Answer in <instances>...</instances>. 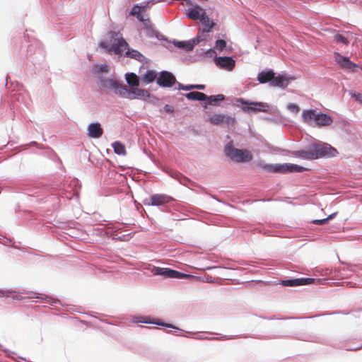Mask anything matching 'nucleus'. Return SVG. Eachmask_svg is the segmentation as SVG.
<instances>
[{
    "mask_svg": "<svg viewBox=\"0 0 362 362\" xmlns=\"http://www.w3.org/2000/svg\"><path fill=\"white\" fill-rule=\"evenodd\" d=\"M126 81L129 86H138L139 85V79L134 73L126 74Z\"/></svg>",
    "mask_w": 362,
    "mask_h": 362,
    "instance_id": "24",
    "label": "nucleus"
},
{
    "mask_svg": "<svg viewBox=\"0 0 362 362\" xmlns=\"http://www.w3.org/2000/svg\"><path fill=\"white\" fill-rule=\"evenodd\" d=\"M99 71L100 72H107L108 71V67L106 64H103L98 67Z\"/></svg>",
    "mask_w": 362,
    "mask_h": 362,
    "instance_id": "39",
    "label": "nucleus"
},
{
    "mask_svg": "<svg viewBox=\"0 0 362 362\" xmlns=\"http://www.w3.org/2000/svg\"><path fill=\"white\" fill-rule=\"evenodd\" d=\"M100 84L104 88L114 90L115 93L120 96L127 93L126 86L114 78L101 79Z\"/></svg>",
    "mask_w": 362,
    "mask_h": 362,
    "instance_id": "3",
    "label": "nucleus"
},
{
    "mask_svg": "<svg viewBox=\"0 0 362 362\" xmlns=\"http://www.w3.org/2000/svg\"><path fill=\"white\" fill-rule=\"evenodd\" d=\"M335 215H336V213L330 214L327 218H326V219H327V221H328L329 220L332 219Z\"/></svg>",
    "mask_w": 362,
    "mask_h": 362,
    "instance_id": "45",
    "label": "nucleus"
},
{
    "mask_svg": "<svg viewBox=\"0 0 362 362\" xmlns=\"http://www.w3.org/2000/svg\"><path fill=\"white\" fill-rule=\"evenodd\" d=\"M185 96L188 100L199 101L206 100L207 98V95L206 94L197 91L188 93L185 95Z\"/></svg>",
    "mask_w": 362,
    "mask_h": 362,
    "instance_id": "21",
    "label": "nucleus"
},
{
    "mask_svg": "<svg viewBox=\"0 0 362 362\" xmlns=\"http://www.w3.org/2000/svg\"><path fill=\"white\" fill-rule=\"evenodd\" d=\"M281 168L283 171L289 172H303L305 170V168L295 164L286 165L285 166H282Z\"/></svg>",
    "mask_w": 362,
    "mask_h": 362,
    "instance_id": "28",
    "label": "nucleus"
},
{
    "mask_svg": "<svg viewBox=\"0 0 362 362\" xmlns=\"http://www.w3.org/2000/svg\"><path fill=\"white\" fill-rule=\"evenodd\" d=\"M224 151L227 156L238 163L249 162L253 158L250 151L235 148L231 142L226 146Z\"/></svg>",
    "mask_w": 362,
    "mask_h": 362,
    "instance_id": "2",
    "label": "nucleus"
},
{
    "mask_svg": "<svg viewBox=\"0 0 362 362\" xmlns=\"http://www.w3.org/2000/svg\"><path fill=\"white\" fill-rule=\"evenodd\" d=\"M164 110L166 112L172 113L174 112V110L173 109V107L171 106H170L169 105H165L164 107Z\"/></svg>",
    "mask_w": 362,
    "mask_h": 362,
    "instance_id": "40",
    "label": "nucleus"
},
{
    "mask_svg": "<svg viewBox=\"0 0 362 362\" xmlns=\"http://www.w3.org/2000/svg\"><path fill=\"white\" fill-rule=\"evenodd\" d=\"M203 13L206 12L202 7L195 6L189 10L187 16L194 21L200 20Z\"/></svg>",
    "mask_w": 362,
    "mask_h": 362,
    "instance_id": "18",
    "label": "nucleus"
},
{
    "mask_svg": "<svg viewBox=\"0 0 362 362\" xmlns=\"http://www.w3.org/2000/svg\"><path fill=\"white\" fill-rule=\"evenodd\" d=\"M239 101L242 103V104H247V105H254V106H259V107H264L265 105L263 103H249L247 101H245L243 99H240Z\"/></svg>",
    "mask_w": 362,
    "mask_h": 362,
    "instance_id": "32",
    "label": "nucleus"
},
{
    "mask_svg": "<svg viewBox=\"0 0 362 362\" xmlns=\"http://www.w3.org/2000/svg\"><path fill=\"white\" fill-rule=\"evenodd\" d=\"M334 59L337 64L343 69L355 72L358 67V65L351 62L349 58L342 56L339 53H335Z\"/></svg>",
    "mask_w": 362,
    "mask_h": 362,
    "instance_id": "7",
    "label": "nucleus"
},
{
    "mask_svg": "<svg viewBox=\"0 0 362 362\" xmlns=\"http://www.w3.org/2000/svg\"><path fill=\"white\" fill-rule=\"evenodd\" d=\"M88 136L90 138H100L103 134V129L98 122L91 123L88 126Z\"/></svg>",
    "mask_w": 362,
    "mask_h": 362,
    "instance_id": "13",
    "label": "nucleus"
},
{
    "mask_svg": "<svg viewBox=\"0 0 362 362\" xmlns=\"http://www.w3.org/2000/svg\"><path fill=\"white\" fill-rule=\"evenodd\" d=\"M206 100H208L209 105L216 106L218 105V102L225 100V96L223 94L211 95V96H207Z\"/></svg>",
    "mask_w": 362,
    "mask_h": 362,
    "instance_id": "27",
    "label": "nucleus"
},
{
    "mask_svg": "<svg viewBox=\"0 0 362 362\" xmlns=\"http://www.w3.org/2000/svg\"><path fill=\"white\" fill-rule=\"evenodd\" d=\"M242 110L243 111L245 112H247L249 111H254V112H258V111H261V109L260 108H257L255 107H253V106H244L242 107Z\"/></svg>",
    "mask_w": 362,
    "mask_h": 362,
    "instance_id": "34",
    "label": "nucleus"
},
{
    "mask_svg": "<svg viewBox=\"0 0 362 362\" xmlns=\"http://www.w3.org/2000/svg\"><path fill=\"white\" fill-rule=\"evenodd\" d=\"M351 97L355 98L356 100L362 103V93H351Z\"/></svg>",
    "mask_w": 362,
    "mask_h": 362,
    "instance_id": "36",
    "label": "nucleus"
},
{
    "mask_svg": "<svg viewBox=\"0 0 362 362\" xmlns=\"http://www.w3.org/2000/svg\"><path fill=\"white\" fill-rule=\"evenodd\" d=\"M209 122L214 125H223L230 127H234L235 119L224 114H214L209 118Z\"/></svg>",
    "mask_w": 362,
    "mask_h": 362,
    "instance_id": "5",
    "label": "nucleus"
},
{
    "mask_svg": "<svg viewBox=\"0 0 362 362\" xmlns=\"http://www.w3.org/2000/svg\"><path fill=\"white\" fill-rule=\"evenodd\" d=\"M137 18L141 21L146 30L149 32L154 33L153 25L148 18H145L142 14H139Z\"/></svg>",
    "mask_w": 362,
    "mask_h": 362,
    "instance_id": "23",
    "label": "nucleus"
},
{
    "mask_svg": "<svg viewBox=\"0 0 362 362\" xmlns=\"http://www.w3.org/2000/svg\"><path fill=\"white\" fill-rule=\"evenodd\" d=\"M112 148L115 153L118 155H126V148L124 144L119 141H115L112 144Z\"/></svg>",
    "mask_w": 362,
    "mask_h": 362,
    "instance_id": "26",
    "label": "nucleus"
},
{
    "mask_svg": "<svg viewBox=\"0 0 362 362\" xmlns=\"http://www.w3.org/2000/svg\"><path fill=\"white\" fill-rule=\"evenodd\" d=\"M175 83V77L166 71H162L157 78V83L161 87H172Z\"/></svg>",
    "mask_w": 362,
    "mask_h": 362,
    "instance_id": "8",
    "label": "nucleus"
},
{
    "mask_svg": "<svg viewBox=\"0 0 362 362\" xmlns=\"http://www.w3.org/2000/svg\"><path fill=\"white\" fill-rule=\"evenodd\" d=\"M206 281L209 283H213L214 281V278L209 275L206 276Z\"/></svg>",
    "mask_w": 362,
    "mask_h": 362,
    "instance_id": "44",
    "label": "nucleus"
},
{
    "mask_svg": "<svg viewBox=\"0 0 362 362\" xmlns=\"http://www.w3.org/2000/svg\"><path fill=\"white\" fill-rule=\"evenodd\" d=\"M127 93H124L122 97L134 100L136 98L146 99L149 98L150 94L147 90L138 88H128L126 86Z\"/></svg>",
    "mask_w": 362,
    "mask_h": 362,
    "instance_id": "6",
    "label": "nucleus"
},
{
    "mask_svg": "<svg viewBox=\"0 0 362 362\" xmlns=\"http://www.w3.org/2000/svg\"><path fill=\"white\" fill-rule=\"evenodd\" d=\"M332 122V118L330 116L326 114L317 112L316 122L315 124L318 127L329 126Z\"/></svg>",
    "mask_w": 362,
    "mask_h": 362,
    "instance_id": "17",
    "label": "nucleus"
},
{
    "mask_svg": "<svg viewBox=\"0 0 362 362\" xmlns=\"http://www.w3.org/2000/svg\"><path fill=\"white\" fill-rule=\"evenodd\" d=\"M194 89L204 90L205 89V85H203V84H196V85H194Z\"/></svg>",
    "mask_w": 362,
    "mask_h": 362,
    "instance_id": "41",
    "label": "nucleus"
},
{
    "mask_svg": "<svg viewBox=\"0 0 362 362\" xmlns=\"http://www.w3.org/2000/svg\"><path fill=\"white\" fill-rule=\"evenodd\" d=\"M157 78L156 73L154 71H148L141 76V81L145 83H150Z\"/></svg>",
    "mask_w": 362,
    "mask_h": 362,
    "instance_id": "25",
    "label": "nucleus"
},
{
    "mask_svg": "<svg viewBox=\"0 0 362 362\" xmlns=\"http://www.w3.org/2000/svg\"><path fill=\"white\" fill-rule=\"evenodd\" d=\"M156 274L163 276L165 277L174 279H183L188 278L190 276V275L189 274H185L180 272L168 268H157Z\"/></svg>",
    "mask_w": 362,
    "mask_h": 362,
    "instance_id": "9",
    "label": "nucleus"
},
{
    "mask_svg": "<svg viewBox=\"0 0 362 362\" xmlns=\"http://www.w3.org/2000/svg\"><path fill=\"white\" fill-rule=\"evenodd\" d=\"M140 14V7L139 6H134L130 12V15L132 16H137Z\"/></svg>",
    "mask_w": 362,
    "mask_h": 362,
    "instance_id": "35",
    "label": "nucleus"
},
{
    "mask_svg": "<svg viewBox=\"0 0 362 362\" xmlns=\"http://www.w3.org/2000/svg\"><path fill=\"white\" fill-rule=\"evenodd\" d=\"M294 77H287L283 75H279L276 77H274L271 85L272 86H277L281 88H285L288 85L289 82L294 80Z\"/></svg>",
    "mask_w": 362,
    "mask_h": 362,
    "instance_id": "14",
    "label": "nucleus"
},
{
    "mask_svg": "<svg viewBox=\"0 0 362 362\" xmlns=\"http://www.w3.org/2000/svg\"><path fill=\"white\" fill-rule=\"evenodd\" d=\"M202 40H203V38H201V37L198 35L195 39L191 41H180L176 42L175 45L179 48L185 49L186 51H191L193 49L194 45Z\"/></svg>",
    "mask_w": 362,
    "mask_h": 362,
    "instance_id": "15",
    "label": "nucleus"
},
{
    "mask_svg": "<svg viewBox=\"0 0 362 362\" xmlns=\"http://www.w3.org/2000/svg\"><path fill=\"white\" fill-rule=\"evenodd\" d=\"M110 35L114 39L113 43L110 45L107 41H102L99 43L100 47L109 53L114 52L116 54H121L128 49V44L123 37H116L117 33L115 32H110Z\"/></svg>",
    "mask_w": 362,
    "mask_h": 362,
    "instance_id": "1",
    "label": "nucleus"
},
{
    "mask_svg": "<svg viewBox=\"0 0 362 362\" xmlns=\"http://www.w3.org/2000/svg\"><path fill=\"white\" fill-rule=\"evenodd\" d=\"M171 198L165 194H154L150 198L149 202H144L146 205L162 206L170 202Z\"/></svg>",
    "mask_w": 362,
    "mask_h": 362,
    "instance_id": "10",
    "label": "nucleus"
},
{
    "mask_svg": "<svg viewBox=\"0 0 362 362\" xmlns=\"http://www.w3.org/2000/svg\"><path fill=\"white\" fill-rule=\"evenodd\" d=\"M313 223L314 224H317V225H323V224H325L327 223V219L326 218H323V219H317V220H314L313 221Z\"/></svg>",
    "mask_w": 362,
    "mask_h": 362,
    "instance_id": "37",
    "label": "nucleus"
},
{
    "mask_svg": "<svg viewBox=\"0 0 362 362\" xmlns=\"http://www.w3.org/2000/svg\"><path fill=\"white\" fill-rule=\"evenodd\" d=\"M226 46V42L223 40H218L216 42L215 47L217 49L222 51Z\"/></svg>",
    "mask_w": 362,
    "mask_h": 362,
    "instance_id": "31",
    "label": "nucleus"
},
{
    "mask_svg": "<svg viewBox=\"0 0 362 362\" xmlns=\"http://www.w3.org/2000/svg\"><path fill=\"white\" fill-rule=\"evenodd\" d=\"M296 155L298 157H300L302 158L307 159V160L316 159V156H314L311 146L308 150H301V151H296Z\"/></svg>",
    "mask_w": 362,
    "mask_h": 362,
    "instance_id": "22",
    "label": "nucleus"
},
{
    "mask_svg": "<svg viewBox=\"0 0 362 362\" xmlns=\"http://www.w3.org/2000/svg\"><path fill=\"white\" fill-rule=\"evenodd\" d=\"M317 115V112L315 110H304L302 114L303 122L310 125L315 124Z\"/></svg>",
    "mask_w": 362,
    "mask_h": 362,
    "instance_id": "16",
    "label": "nucleus"
},
{
    "mask_svg": "<svg viewBox=\"0 0 362 362\" xmlns=\"http://www.w3.org/2000/svg\"><path fill=\"white\" fill-rule=\"evenodd\" d=\"M288 109L295 113H298L300 111V107L298 105L294 103H290L288 105Z\"/></svg>",
    "mask_w": 362,
    "mask_h": 362,
    "instance_id": "33",
    "label": "nucleus"
},
{
    "mask_svg": "<svg viewBox=\"0 0 362 362\" xmlns=\"http://www.w3.org/2000/svg\"><path fill=\"white\" fill-rule=\"evenodd\" d=\"M194 89V85H187L183 87L184 90H189Z\"/></svg>",
    "mask_w": 362,
    "mask_h": 362,
    "instance_id": "43",
    "label": "nucleus"
},
{
    "mask_svg": "<svg viewBox=\"0 0 362 362\" xmlns=\"http://www.w3.org/2000/svg\"><path fill=\"white\" fill-rule=\"evenodd\" d=\"M314 156L316 159L323 156H334L336 149L327 144H317L311 146Z\"/></svg>",
    "mask_w": 362,
    "mask_h": 362,
    "instance_id": "4",
    "label": "nucleus"
},
{
    "mask_svg": "<svg viewBox=\"0 0 362 362\" xmlns=\"http://www.w3.org/2000/svg\"><path fill=\"white\" fill-rule=\"evenodd\" d=\"M274 72L272 70L268 71H262L259 74L257 79L260 83H266L273 81L274 77Z\"/></svg>",
    "mask_w": 362,
    "mask_h": 362,
    "instance_id": "19",
    "label": "nucleus"
},
{
    "mask_svg": "<svg viewBox=\"0 0 362 362\" xmlns=\"http://www.w3.org/2000/svg\"><path fill=\"white\" fill-rule=\"evenodd\" d=\"M315 279L312 278H300L295 279H288L282 281V284L285 286H298L301 285L310 284Z\"/></svg>",
    "mask_w": 362,
    "mask_h": 362,
    "instance_id": "12",
    "label": "nucleus"
},
{
    "mask_svg": "<svg viewBox=\"0 0 362 362\" xmlns=\"http://www.w3.org/2000/svg\"><path fill=\"white\" fill-rule=\"evenodd\" d=\"M127 50V51L126 52V54L129 57L136 59L137 60H141V59L143 57V55L137 50L132 49L130 51L129 49Z\"/></svg>",
    "mask_w": 362,
    "mask_h": 362,
    "instance_id": "29",
    "label": "nucleus"
},
{
    "mask_svg": "<svg viewBox=\"0 0 362 362\" xmlns=\"http://www.w3.org/2000/svg\"><path fill=\"white\" fill-rule=\"evenodd\" d=\"M199 21L205 26V28L203 29L204 33L210 32L215 25V23L210 20L206 13H202V17Z\"/></svg>",
    "mask_w": 362,
    "mask_h": 362,
    "instance_id": "20",
    "label": "nucleus"
},
{
    "mask_svg": "<svg viewBox=\"0 0 362 362\" xmlns=\"http://www.w3.org/2000/svg\"><path fill=\"white\" fill-rule=\"evenodd\" d=\"M334 41L337 43H341L345 45H347L349 44V40L343 35L337 34L334 35Z\"/></svg>",
    "mask_w": 362,
    "mask_h": 362,
    "instance_id": "30",
    "label": "nucleus"
},
{
    "mask_svg": "<svg viewBox=\"0 0 362 362\" xmlns=\"http://www.w3.org/2000/svg\"><path fill=\"white\" fill-rule=\"evenodd\" d=\"M217 66L228 71H232L235 65V62L229 57H219L215 59Z\"/></svg>",
    "mask_w": 362,
    "mask_h": 362,
    "instance_id": "11",
    "label": "nucleus"
},
{
    "mask_svg": "<svg viewBox=\"0 0 362 362\" xmlns=\"http://www.w3.org/2000/svg\"><path fill=\"white\" fill-rule=\"evenodd\" d=\"M140 322H145V323H152L151 322H149V321H147V320H140ZM155 324H157V325H164V324H161V323H159V322H154ZM165 326H167L168 327H172L173 326L170 325H165Z\"/></svg>",
    "mask_w": 362,
    "mask_h": 362,
    "instance_id": "42",
    "label": "nucleus"
},
{
    "mask_svg": "<svg viewBox=\"0 0 362 362\" xmlns=\"http://www.w3.org/2000/svg\"><path fill=\"white\" fill-rule=\"evenodd\" d=\"M185 86V85L182 84V83H178V87H179V89L180 90H183V87Z\"/></svg>",
    "mask_w": 362,
    "mask_h": 362,
    "instance_id": "46",
    "label": "nucleus"
},
{
    "mask_svg": "<svg viewBox=\"0 0 362 362\" xmlns=\"http://www.w3.org/2000/svg\"><path fill=\"white\" fill-rule=\"evenodd\" d=\"M264 169L266 170L267 171H270V172H272V171L276 172V171L280 170L279 169H276V168H274L272 165H265L264 167Z\"/></svg>",
    "mask_w": 362,
    "mask_h": 362,
    "instance_id": "38",
    "label": "nucleus"
}]
</instances>
